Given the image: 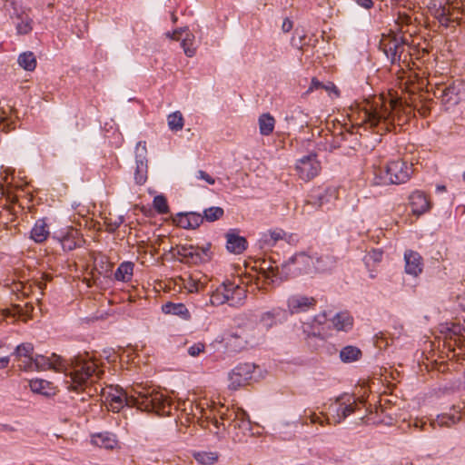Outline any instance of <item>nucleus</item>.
<instances>
[{"instance_id": "nucleus-1", "label": "nucleus", "mask_w": 465, "mask_h": 465, "mask_svg": "<svg viewBox=\"0 0 465 465\" xmlns=\"http://www.w3.org/2000/svg\"><path fill=\"white\" fill-rule=\"evenodd\" d=\"M101 395L108 410L113 412H119L124 406H129L166 417L176 409L174 403L162 392L142 384L134 387L130 393L118 386H108L102 389Z\"/></svg>"}, {"instance_id": "nucleus-2", "label": "nucleus", "mask_w": 465, "mask_h": 465, "mask_svg": "<svg viewBox=\"0 0 465 465\" xmlns=\"http://www.w3.org/2000/svg\"><path fill=\"white\" fill-rule=\"evenodd\" d=\"M412 112V107L403 104L399 98H384L379 96L372 102H365L358 112L359 124L369 125L370 128H377V133L382 134L395 130V121L398 125L406 122L407 117Z\"/></svg>"}, {"instance_id": "nucleus-3", "label": "nucleus", "mask_w": 465, "mask_h": 465, "mask_svg": "<svg viewBox=\"0 0 465 465\" xmlns=\"http://www.w3.org/2000/svg\"><path fill=\"white\" fill-rule=\"evenodd\" d=\"M209 430L219 437L226 432L235 442H243L253 436L248 414L241 408L221 406L213 417H206Z\"/></svg>"}, {"instance_id": "nucleus-4", "label": "nucleus", "mask_w": 465, "mask_h": 465, "mask_svg": "<svg viewBox=\"0 0 465 465\" xmlns=\"http://www.w3.org/2000/svg\"><path fill=\"white\" fill-rule=\"evenodd\" d=\"M66 371H63L70 378L67 382L69 390L78 391L87 384L89 381H94V378L97 380L102 377L104 371L98 369V365L94 360L89 358L88 355H77L67 362Z\"/></svg>"}, {"instance_id": "nucleus-5", "label": "nucleus", "mask_w": 465, "mask_h": 465, "mask_svg": "<svg viewBox=\"0 0 465 465\" xmlns=\"http://www.w3.org/2000/svg\"><path fill=\"white\" fill-rule=\"evenodd\" d=\"M412 173V165L407 162L397 159L390 161L383 168L378 167L373 170V183L401 184L410 180Z\"/></svg>"}, {"instance_id": "nucleus-6", "label": "nucleus", "mask_w": 465, "mask_h": 465, "mask_svg": "<svg viewBox=\"0 0 465 465\" xmlns=\"http://www.w3.org/2000/svg\"><path fill=\"white\" fill-rule=\"evenodd\" d=\"M432 92L445 108L450 109L465 101V82L455 80L450 83L436 84Z\"/></svg>"}, {"instance_id": "nucleus-7", "label": "nucleus", "mask_w": 465, "mask_h": 465, "mask_svg": "<svg viewBox=\"0 0 465 465\" xmlns=\"http://www.w3.org/2000/svg\"><path fill=\"white\" fill-rule=\"evenodd\" d=\"M361 405H363V401L357 402L351 395L344 394L338 397L328 407L327 424H340L348 416L357 411Z\"/></svg>"}, {"instance_id": "nucleus-8", "label": "nucleus", "mask_w": 465, "mask_h": 465, "mask_svg": "<svg viewBox=\"0 0 465 465\" xmlns=\"http://www.w3.org/2000/svg\"><path fill=\"white\" fill-rule=\"evenodd\" d=\"M282 269L292 275L308 273L314 269V258L306 252H298L282 263Z\"/></svg>"}, {"instance_id": "nucleus-9", "label": "nucleus", "mask_w": 465, "mask_h": 465, "mask_svg": "<svg viewBox=\"0 0 465 465\" xmlns=\"http://www.w3.org/2000/svg\"><path fill=\"white\" fill-rule=\"evenodd\" d=\"M321 163L315 153H310L299 159L295 165L297 175L303 181L308 182L315 178L321 172Z\"/></svg>"}, {"instance_id": "nucleus-10", "label": "nucleus", "mask_w": 465, "mask_h": 465, "mask_svg": "<svg viewBox=\"0 0 465 465\" xmlns=\"http://www.w3.org/2000/svg\"><path fill=\"white\" fill-rule=\"evenodd\" d=\"M254 370V365L252 363H240L229 373V384L228 387L231 390L236 391L240 387L245 385L249 380L252 379V375Z\"/></svg>"}, {"instance_id": "nucleus-11", "label": "nucleus", "mask_w": 465, "mask_h": 465, "mask_svg": "<svg viewBox=\"0 0 465 465\" xmlns=\"http://www.w3.org/2000/svg\"><path fill=\"white\" fill-rule=\"evenodd\" d=\"M67 361L61 356L53 353L50 357L36 355L34 361V371L54 370L55 371H66Z\"/></svg>"}, {"instance_id": "nucleus-12", "label": "nucleus", "mask_w": 465, "mask_h": 465, "mask_svg": "<svg viewBox=\"0 0 465 465\" xmlns=\"http://www.w3.org/2000/svg\"><path fill=\"white\" fill-rule=\"evenodd\" d=\"M221 285L224 296H227L226 303L232 307H240L244 304L247 298V291L244 287L229 281Z\"/></svg>"}, {"instance_id": "nucleus-13", "label": "nucleus", "mask_w": 465, "mask_h": 465, "mask_svg": "<svg viewBox=\"0 0 465 465\" xmlns=\"http://www.w3.org/2000/svg\"><path fill=\"white\" fill-rule=\"evenodd\" d=\"M8 6H11L13 12H10V16L16 17L20 20L16 24V31L18 35H27L33 30V20L29 17L27 14L22 9H19L16 6V4L14 0H6L5 7L8 9Z\"/></svg>"}, {"instance_id": "nucleus-14", "label": "nucleus", "mask_w": 465, "mask_h": 465, "mask_svg": "<svg viewBox=\"0 0 465 465\" xmlns=\"http://www.w3.org/2000/svg\"><path fill=\"white\" fill-rule=\"evenodd\" d=\"M54 239L57 240L64 251H73L81 244L78 232L72 227H67L64 232H54Z\"/></svg>"}, {"instance_id": "nucleus-15", "label": "nucleus", "mask_w": 465, "mask_h": 465, "mask_svg": "<svg viewBox=\"0 0 465 465\" xmlns=\"http://www.w3.org/2000/svg\"><path fill=\"white\" fill-rule=\"evenodd\" d=\"M316 304V300L313 297H307L300 294H295L288 299L287 305L292 314L304 312L313 308Z\"/></svg>"}, {"instance_id": "nucleus-16", "label": "nucleus", "mask_w": 465, "mask_h": 465, "mask_svg": "<svg viewBox=\"0 0 465 465\" xmlns=\"http://www.w3.org/2000/svg\"><path fill=\"white\" fill-rule=\"evenodd\" d=\"M409 204L415 215H421L430 208V202L425 193L421 191L413 192L409 197Z\"/></svg>"}, {"instance_id": "nucleus-17", "label": "nucleus", "mask_w": 465, "mask_h": 465, "mask_svg": "<svg viewBox=\"0 0 465 465\" xmlns=\"http://www.w3.org/2000/svg\"><path fill=\"white\" fill-rule=\"evenodd\" d=\"M404 260L406 273L412 276H418L422 272V258L418 252L413 251L405 252Z\"/></svg>"}, {"instance_id": "nucleus-18", "label": "nucleus", "mask_w": 465, "mask_h": 465, "mask_svg": "<svg viewBox=\"0 0 465 465\" xmlns=\"http://www.w3.org/2000/svg\"><path fill=\"white\" fill-rule=\"evenodd\" d=\"M430 11L441 25L449 26L451 18L450 17V5L447 0H435Z\"/></svg>"}, {"instance_id": "nucleus-19", "label": "nucleus", "mask_w": 465, "mask_h": 465, "mask_svg": "<svg viewBox=\"0 0 465 465\" xmlns=\"http://www.w3.org/2000/svg\"><path fill=\"white\" fill-rule=\"evenodd\" d=\"M226 248L232 253L241 254L247 249L246 239L232 230L226 233Z\"/></svg>"}, {"instance_id": "nucleus-20", "label": "nucleus", "mask_w": 465, "mask_h": 465, "mask_svg": "<svg viewBox=\"0 0 465 465\" xmlns=\"http://www.w3.org/2000/svg\"><path fill=\"white\" fill-rule=\"evenodd\" d=\"M399 42V36L391 35H383L380 42V49L382 50L392 64L396 63L395 53H397Z\"/></svg>"}, {"instance_id": "nucleus-21", "label": "nucleus", "mask_w": 465, "mask_h": 465, "mask_svg": "<svg viewBox=\"0 0 465 465\" xmlns=\"http://www.w3.org/2000/svg\"><path fill=\"white\" fill-rule=\"evenodd\" d=\"M178 254L183 258L189 259V262L193 263H200L207 260V252L205 250H200L198 247L193 245L182 246Z\"/></svg>"}, {"instance_id": "nucleus-22", "label": "nucleus", "mask_w": 465, "mask_h": 465, "mask_svg": "<svg viewBox=\"0 0 465 465\" xmlns=\"http://www.w3.org/2000/svg\"><path fill=\"white\" fill-rule=\"evenodd\" d=\"M203 218L198 213H179L175 219L178 226L183 229H195L203 223Z\"/></svg>"}, {"instance_id": "nucleus-23", "label": "nucleus", "mask_w": 465, "mask_h": 465, "mask_svg": "<svg viewBox=\"0 0 465 465\" xmlns=\"http://www.w3.org/2000/svg\"><path fill=\"white\" fill-rule=\"evenodd\" d=\"M49 227L45 219H38L31 230V239L37 243L44 242L49 235Z\"/></svg>"}, {"instance_id": "nucleus-24", "label": "nucleus", "mask_w": 465, "mask_h": 465, "mask_svg": "<svg viewBox=\"0 0 465 465\" xmlns=\"http://www.w3.org/2000/svg\"><path fill=\"white\" fill-rule=\"evenodd\" d=\"M93 444L106 450H113L118 445L114 434L110 432L98 433L92 437Z\"/></svg>"}, {"instance_id": "nucleus-25", "label": "nucleus", "mask_w": 465, "mask_h": 465, "mask_svg": "<svg viewBox=\"0 0 465 465\" xmlns=\"http://www.w3.org/2000/svg\"><path fill=\"white\" fill-rule=\"evenodd\" d=\"M134 264L132 262H124L120 263L114 276L116 281L128 282L132 280Z\"/></svg>"}, {"instance_id": "nucleus-26", "label": "nucleus", "mask_w": 465, "mask_h": 465, "mask_svg": "<svg viewBox=\"0 0 465 465\" xmlns=\"http://www.w3.org/2000/svg\"><path fill=\"white\" fill-rule=\"evenodd\" d=\"M337 259L331 253L322 254L314 259V269L318 272H326L332 269L336 264Z\"/></svg>"}, {"instance_id": "nucleus-27", "label": "nucleus", "mask_w": 465, "mask_h": 465, "mask_svg": "<svg viewBox=\"0 0 465 465\" xmlns=\"http://www.w3.org/2000/svg\"><path fill=\"white\" fill-rule=\"evenodd\" d=\"M331 322L337 331H347L351 329L353 320L347 312H340L333 316Z\"/></svg>"}, {"instance_id": "nucleus-28", "label": "nucleus", "mask_w": 465, "mask_h": 465, "mask_svg": "<svg viewBox=\"0 0 465 465\" xmlns=\"http://www.w3.org/2000/svg\"><path fill=\"white\" fill-rule=\"evenodd\" d=\"M163 311L168 314L180 316L184 320L190 318V312L183 303L168 302L163 306Z\"/></svg>"}, {"instance_id": "nucleus-29", "label": "nucleus", "mask_w": 465, "mask_h": 465, "mask_svg": "<svg viewBox=\"0 0 465 465\" xmlns=\"http://www.w3.org/2000/svg\"><path fill=\"white\" fill-rule=\"evenodd\" d=\"M282 314H284V311L280 308H274L272 311L262 313L260 321L264 327L269 329L277 324L278 319H280Z\"/></svg>"}, {"instance_id": "nucleus-30", "label": "nucleus", "mask_w": 465, "mask_h": 465, "mask_svg": "<svg viewBox=\"0 0 465 465\" xmlns=\"http://www.w3.org/2000/svg\"><path fill=\"white\" fill-rule=\"evenodd\" d=\"M361 357V351L355 346L348 345L340 351V358L343 362H352Z\"/></svg>"}, {"instance_id": "nucleus-31", "label": "nucleus", "mask_w": 465, "mask_h": 465, "mask_svg": "<svg viewBox=\"0 0 465 465\" xmlns=\"http://www.w3.org/2000/svg\"><path fill=\"white\" fill-rule=\"evenodd\" d=\"M460 419V415H455V414H440V415H438L436 420H432L430 424H429V427H431V428H435L436 426H439V427H450L453 424H455L456 422H458Z\"/></svg>"}, {"instance_id": "nucleus-32", "label": "nucleus", "mask_w": 465, "mask_h": 465, "mask_svg": "<svg viewBox=\"0 0 465 465\" xmlns=\"http://www.w3.org/2000/svg\"><path fill=\"white\" fill-rule=\"evenodd\" d=\"M274 118L270 114H262L259 117V129L262 135H269L273 132Z\"/></svg>"}, {"instance_id": "nucleus-33", "label": "nucleus", "mask_w": 465, "mask_h": 465, "mask_svg": "<svg viewBox=\"0 0 465 465\" xmlns=\"http://www.w3.org/2000/svg\"><path fill=\"white\" fill-rule=\"evenodd\" d=\"M18 64L26 71H34L36 67V59L32 52H24L19 54Z\"/></svg>"}, {"instance_id": "nucleus-34", "label": "nucleus", "mask_w": 465, "mask_h": 465, "mask_svg": "<svg viewBox=\"0 0 465 465\" xmlns=\"http://www.w3.org/2000/svg\"><path fill=\"white\" fill-rule=\"evenodd\" d=\"M134 179L138 184H143L147 179V163L142 155L136 159Z\"/></svg>"}, {"instance_id": "nucleus-35", "label": "nucleus", "mask_w": 465, "mask_h": 465, "mask_svg": "<svg viewBox=\"0 0 465 465\" xmlns=\"http://www.w3.org/2000/svg\"><path fill=\"white\" fill-rule=\"evenodd\" d=\"M194 459L203 465H212L219 459V454L215 451H201L194 454Z\"/></svg>"}, {"instance_id": "nucleus-36", "label": "nucleus", "mask_w": 465, "mask_h": 465, "mask_svg": "<svg viewBox=\"0 0 465 465\" xmlns=\"http://www.w3.org/2000/svg\"><path fill=\"white\" fill-rule=\"evenodd\" d=\"M30 389L32 391L43 395L50 394V383L45 380H32L29 383Z\"/></svg>"}, {"instance_id": "nucleus-37", "label": "nucleus", "mask_w": 465, "mask_h": 465, "mask_svg": "<svg viewBox=\"0 0 465 465\" xmlns=\"http://www.w3.org/2000/svg\"><path fill=\"white\" fill-rule=\"evenodd\" d=\"M168 126L172 131H180L183 127V117L181 112L172 113L167 117Z\"/></svg>"}, {"instance_id": "nucleus-38", "label": "nucleus", "mask_w": 465, "mask_h": 465, "mask_svg": "<svg viewBox=\"0 0 465 465\" xmlns=\"http://www.w3.org/2000/svg\"><path fill=\"white\" fill-rule=\"evenodd\" d=\"M224 214V211L223 208L218 206H213L210 208H207L203 211V220H206L207 222H215L222 218Z\"/></svg>"}, {"instance_id": "nucleus-39", "label": "nucleus", "mask_w": 465, "mask_h": 465, "mask_svg": "<svg viewBox=\"0 0 465 465\" xmlns=\"http://www.w3.org/2000/svg\"><path fill=\"white\" fill-rule=\"evenodd\" d=\"M182 47L188 57H193L196 51L194 46V35L190 33H186L185 37L182 41Z\"/></svg>"}, {"instance_id": "nucleus-40", "label": "nucleus", "mask_w": 465, "mask_h": 465, "mask_svg": "<svg viewBox=\"0 0 465 465\" xmlns=\"http://www.w3.org/2000/svg\"><path fill=\"white\" fill-rule=\"evenodd\" d=\"M34 346L30 342H25L18 345L14 352L15 360H22L24 357L33 356Z\"/></svg>"}, {"instance_id": "nucleus-41", "label": "nucleus", "mask_w": 465, "mask_h": 465, "mask_svg": "<svg viewBox=\"0 0 465 465\" xmlns=\"http://www.w3.org/2000/svg\"><path fill=\"white\" fill-rule=\"evenodd\" d=\"M322 415L324 416V419H322L318 414H316L313 411H310L309 413H307V411H305L304 415L302 418V425L308 424V420H309L311 424L318 423L321 426H324V424H327V421H326L327 414L322 413Z\"/></svg>"}, {"instance_id": "nucleus-42", "label": "nucleus", "mask_w": 465, "mask_h": 465, "mask_svg": "<svg viewBox=\"0 0 465 465\" xmlns=\"http://www.w3.org/2000/svg\"><path fill=\"white\" fill-rule=\"evenodd\" d=\"M226 297L227 296H224V293L222 291V285H220L212 292L208 304H211L212 306L223 305L227 302V299H225Z\"/></svg>"}, {"instance_id": "nucleus-43", "label": "nucleus", "mask_w": 465, "mask_h": 465, "mask_svg": "<svg viewBox=\"0 0 465 465\" xmlns=\"http://www.w3.org/2000/svg\"><path fill=\"white\" fill-rule=\"evenodd\" d=\"M285 236V232L282 229H274L264 234V241L270 245H274L278 241L282 240Z\"/></svg>"}, {"instance_id": "nucleus-44", "label": "nucleus", "mask_w": 465, "mask_h": 465, "mask_svg": "<svg viewBox=\"0 0 465 465\" xmlns=\"http://www.w3.org/2000/svg\"><path fill=\"white\" fill-rule=\"evenodd\" d=\"M153 204L158 213L165 214L169 212L167 200L163 195L155 196Z\"/></svg>"}, {"instance_id": "nucleus-45", "label": "nucleus", "mask_w": 465, "mask_h": 465, "mask_svg": "<svg viewBox=\"0 0 465 465\" xmlns=\"http://www.w3.org/2000/svg\"><path fill=\"white\" fill-rule=\"evenodd\" d=\"M13 124L14 122L9 113L0 107V129L2 131H7Z\"/></svg>"}, {"instance_id": "nucleus-46", "label": "nucleus", "mask_w": 465, "mask_h": 465, "mask_svg": "<svg viewBox=\"0 0 465 465\" xmlns=\"http://www.w3.org/2000/svg\"><path fill=\"white\" fill-rule=\"evenodd\" d=\"M405 47H406V43L403 40V38L401 36L399 45L397 46V53H395L396 63H399L401 60H403V62L406 61L407 54H405V51H406Z\"/></svg>"}, {"instance_id": "nucleus-47", "label": "nucleus", "mask_w": 465, "mask_h": 465, "mask_svg": "<svg viewBox=\"0 0 465 465\" xmlns=\"http://www.w3.org/2000/svg\"><path fill=\"white\" fill-rule=\"evenodd\" d=\"M16 361L19 362L18 367L21 370L25 371H34L35 357H33V356L24 357V358H22V360H16Z\"/></svg>"}, {"instance_id": "nucleus-48", "label": "nucleus", "mask_w": 465, "mask_h": 465, "mask_svg": "<svg viewBox=\"0 0 465 465\" xmlns=\"http://www.w3.org/2000/svg\"><path fill=\"white\" fill-rule=\"evenodd\" d=\"M205 350V344L203 342H197L188 348V353L192 357H196Z\"/></svg>"}, {"instance_id": "nucleus-49", "label": "nucleus", "mask_w": 465, "mask_h": 465, "mask_svg": "<svg viewBox=\"0 0 465 465\" xmlns=\"http://www.w3.org/2000/svg\"><path fill=\"white\" fill-rule=\"evenodd\" d=\"M52 276L45 274L41 280L35 282V287L39 291L40 294L43 295V291L46 288V282L51 281Z\"/></svg>"}, {"instance_id": "nucleus-50", "label": "nucleus", "mask_w": 465, "mask_h": 465, "mask_svg": "<svg viewBox=\"0 0 465 465\" xmlns=\"http://www.w3.org/2000/svg\"><path fill=\"white\" fill-rule=\"evenodd\" d=\"M396 23L399 25H401V27L403 25H409L411 24V16L409 14L405 13V12H403V13L399 12V15H398V18L396 20Z\"/></svg>"}, {"instance_id": "nucleus-51", "label": "nucleus", "mask_w": 465, "mask_h": 465, "mask_svg": "<svg viewBox=\"0 0 465 465\" xmlns=\"http://www.w3.org/2000/svg\"><path fill=\"white\" fill-rule=\"evenodd\" d=\"M23 313H24V310L18 304L14 305L12 307V309H5L3 311V314L5 317L15 316V314L21 315Z\"/></svg>"}, {"instance_id": "nucleus-52", "label": "nucleus", "mask_w": 465, "mask_h": 465, "mask_svg": "<svg viewBox=\"0 0 465 465\" xmlns=\"http://www.w3.org/2000/svg\"><path fill=\"white\" fill-rule=\"evenodd\" d=\"M123 222H124L123 217H118L117 220H115L114 222H112V221L107 222L106 223L107 231L111 232L116 231L120 227V225L123 223Z\"/></svg>"}, {"instance_id": "nucleus-53", "label": "nucleus", "mask_w": 465, "mask_h": 465, "mask_svg": "<svg viewBox=\"0 0 465 465\" xmlns=\"http://www.w3.org/2000/svg\"><path fill=\"white\" fill-rule=\"evenodd\" d=\"M184 287L188 289L190 292H198L199 291V282L193 278H189L187 282L184 283Z\"/></svg>"}, {"instance_id": "nucleus-54", "label": "nucleus", "mask_w": 465, "mask_h": 465, "mask_svg": "<svg viewBox=\"0 0 465 465\" xmlns=\"http://www.w3.org/2000/svg\"><path fill=\"white\" fill-rule=\"evenodd\" d=\"M413 109L417 110L418 113L423 117H426L430 113V108L425 104H415Z\"/></svg>"}, {"instance_id": "nucleus-55", "label": "nucleus", "mask_w": 465, "mask_h": 465, "mask_svg": "<svg viewBox=\"0 0 465 465\" xmlns=\"http://www.w3.org/2000/svg\"><path fill=\"white\" fill-rule=\"evenodd\" d=\"M196 177L198 179L204 180L209 184H214V183H215V179L213 178L210 174H208L206 172H204L203 170H199L197 172Z\"/></svg>"}, {"instance_id": "nucleus-56", "label": "nucleus", "mask_w": 465, "mask_h": 465, "mask_svg": "<svg viewBox=\"0 0 465 465\" xmlns=\"http://www.w3.org/2000/svg\"><path fill=\"white\" fill-rule=\"evenodd\" d=\"M324 84L318 81L316 78H312L311 85L308 89L309 92H312L315 89L323 88Z\"/></svg>"}, {"instance_id": "nucleus-57", "label": "nucleus", "mask_w": 465, "mask_h": 465, "mask_svg": "<svg viewBox=\"0 0 465 465\" xmlns=\"http://www.w3.org/2000/svg\"><path fill=\"white\" fill-rule=\"evenodd\" d=\"M356 3L365 8V9H371L373 6V1L372 0H355Z\"/></svg>"}, {"instance_id": "nucleus-58", "label": "nucleus", "mask_w": 465, "mask_h": 465, "mask_svg": "<svg viewBox=\"0 0 465 465\" xmlns=\"http://www.w3.org/2000/svg\"><path fill=\"white\" fill-rule=\"evenodd\" d=\"M323 88L328 91V92H333L335 94L336 96H339L340 95V91L338 90V88L331 83H330L328 85H325L323 86Z\"/></svg>"}, {"instance_id": "nucleus-59", "label": "nucleus", "mask_w": 465, "mask_h": 465, "mask_svg": "<svg viewBox=\"0 0 465 465\" xmlns=\"http://www.w3.org/2000/svg\"><path fill=\"white\" fill-rule=\"evenodd\" d=\"M282 28L283 32H289L292 28V22L289 19H285L282 23Z\"/></svg>"}, {"instance_id": "nucleus-60", "label": "nucleus", "mask_w": 465, "mask_h": 465, "mask_svg": "<svg viewBox=\"0 0 465 465\" xmlns=\"http://www.w3.org/2000/svg\"><path fill=\"white\" fill-rule=\"evenodd\" d=\"M182 32V29H176L172 34L168 33L167 35L173 40H179Z\"/></svg>"}, {"instance_id": "nucleus-61", "label": "nucleus", "mask_w": 465, "mask_h": 465, "mask_svg": "<svg viewBox=\"0 0 465 465\" xmlns=\"http://www.w3.org/2000/svg\"><path fill=\"white\" fill-rule=\"evenodd\" d=\"M413 426L415 428H419L420 430H426L427 429L425 428L427 426V423L423 420H416L413 423Z\"/></svg>"}, {"instance_id": "nucleus-62", "label": "nucleus", "mask_w": 465, "mask_h": 465, "mask_svg": "<svg viewBox=\"0 0 465 465\" xmlns=\"http://www.w3.org/2000/svg\"><path fill=\"white\" fill-rule=\"evenodd\" d=\"M9 363V357L0 358V369H5Z\"/></svg>"}, {"instance_id": "nucleus-63", "label": "nucleus", "mask_w": 465, "mask_h": 465, "mask_svg": "<svg viewBox=\"0 0 465 465\" xmlns=\"http://www.w3.org/2000/svg\"><path fill=\"white\" fill-rule=\"evenodd\" d=\"M172 20L173 23H175L177 21V17L175 16L174 14H172Z\"/></svg>"}, {"instance_id": "nucleus-64", "label": "nucleus", "mask_w": 465, "mask_h": 465, "mask_svg": "<svg viewBox=\"0 0 465 465\" xmlns=\"http://www.w3.org/2000/svg\"><path fill=\"white\" fill-rule=\"evenodd\" d=\"M23 293H24V295H28V292L26 291L25 286L23 287Z\"/></svg>"}]
</instances>
